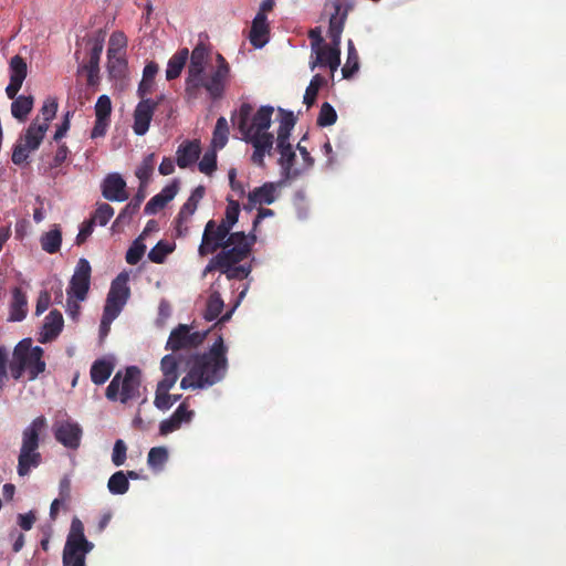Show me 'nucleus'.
I'll return each mask as SVG.
<instances>
[{"instance_id":"f257e3e1","label":"nucleus","mask_w":566,"mask_h":566,"mask_svg":"<svg viewBox=\"0 0 566 566\" xmlns=\"http://www.w3.org/2000/svg\"><path fill=\"white\" fill-rule=\"evenodd\" d=\"M253 106L242 103L238 111L231 115L232 124L241 134V139L251 144L254 148L251 160L258 166H264V156L273 148L274 137L266 130L271 126L274 107L261 106L251 117Z\"/></svg>"},{"instance_id":"f03ea898","label":"nucleus","mask_w":566,"mask_h":566,"mask_svg":"<svg viewBox=\"0 0 566 566\" xmlns=\"http://www.w3.org/2000/svg\"><path fill=\"white\" fill-rule=\"evenodd\" d=\"M227 347L219 336L209 352L197 355L188 374L181 379V389H202L223 379L228 368Z\"/></svg>"},{"instance_id":"7ed1b4c3","label":"nucleus","mask_w":566,"mask_h":566,"mask_svg":"<svg viewBox=\"0 0 566 566\" xmlns=\"http://www.w3.org/2000/svg\"><path fill=\"white\" fill-rule=\"evenodd\" d=\"M217 66L210 75H206L208 63L190 61L185 81V93L189 99H197L201 90L213 99L222 98L230 77V65L222 54L216 57Z\"/></svg>"},{"instance_id":"20e7f679","label":"nucleus","mask_w":566,"mask_h":566,"mask_svg":"<svg viewBox=\"0 0 566 566\" xmlns=\"http://www.w3.org/2000/svg\"><path fill=\"white\" fill-rule=\"evenodd\" d=\"M44 350L40 346H32L31 338L20 340L12 353L9 363L11 376L19 380L27 371L29 380H35L40 374L45 371L46 364L43 359Z\"/></svg>"},{"instance_id":"39448f33","label":"nucleus","mask_w":566,"mask_h":566,"mask_svg":"<svg viewBox=\"0 0 566 566\" xmlns=\"http://www.w3.org/2000/svg\"><path fill=\"white\" fill-rule=\"evenodd\" d=\"M46 428V418L44 416H39L22 431V441L17 467V471L20 476L28 475L32 469H35L41 464L42 455L38 449L40 447V437Z\"/></svg>"},{"instance_id":"423d86ee","label":"nucleus","mask_w":566,"mask_h":566,"mask_svg":"<svg viewBox=\"0 0 566 566\" xmlns=\"http://www.w3.org/2000/svg\"><path fill=\"white\" fill-rule=\"evenodd\" d=\"M254 242V234L248 237L243 231L232 232L227 239V244L221 247V251L207 264L205 274L219 268L227 270L230 265L239 264L249 256Z\"/></svg>"},{"instance_id":"0eeeda50","label":"nucleus","mask_w":566,"mask_h":566,"mask_svg":"<svg viewBox=\"0 0 566 566\" xmlns=\"http://www.w3.org/2000/svg\"><path fill=\"white\" fill-rule=\"evenodd\" d=\"M142 373L137 366H129L124 375L117 371L106 388L105 396L111 401L127 403L140 396Z\"/></svg>"},{"instance_id":"6e6552de","label":"nucleus","mask_w":566,"mask_h":566,"mask_svg":"<svg viewBox=\"0 0 566 566\" xmlns=\"http://www.w3.org/2000/svg\"><path fill=\"white\" fill-rule=\"evenodd\" d=\"M94 544L86 539L83 523L74 517L63 549V566H86V555Z\"/></svg>"},{"instance_id":"1a4fd4ad","label":"nucleus","mask_w":566,"mask_h":566,"mask_svg":"<svg viewBox=\"0 0 566 566\" xmlns=\"http://www.w3.org/2000/svg\"><path fill=\"white\" fill-rule=\"evenodd\" d=\"M48 129L49 125L46 123H39L38 118L34 119L14 145L12 163L19 166L27 163L30 151L40 147Z\"/></svg>"},{"instance_id":"9d476101","label":"nucleus","mask_w":566,"mask_h":566,"mask_svg":"<svg viewBox=\"0 0 566 566\" xmlns=\"http://www.w3.org/2000/svg\"><path fill=\"white\" fill-rule=\"evenodd\" d=\"M127 273L118 274L112 282L103 311L106 313L107 319L111 316L117 317L127 303L130 295V290L127 285Z\"/></svg>"},{"instance_id":"9b49d317","label":"nucleus","mask_w":566,"mask_h":566,"mask_svg":"<svg viewBox=\"0 0 566 566\" xmlns=\"http://www.w3.org/2000/svg\"><path fill=\"white\" fill-rule=\"evenodd\" d=\"M207 334L208 331L191 332L188 325L180 324L171 331L166 344V349L178 352L180 349L196 348L203 343Z\"/></svg>"},{"instance_id":"f8f14e48","label":"nucleus","mask_w":566,"mask_h":566,"mask_svg":"<svg viewBox=\"0 0 566 566\" xmlns=\"http://www.w3.org/2000/svg\"><path fill=\"white\" fill-rule=\"evenodd\" d=\"M232 234L224 224H216L214 220H209L205 227L202 240L198 249L201 256L214 253L218 249L227 244V239Z\"/></svg>"},{"instance_id":"ddd939ff","label":"nucleus","mask_w":566,"mask_h":566,"mask_svg":"<svg viewBox=\"0 0 566 566\" xmlns=\"http://www.w3.org/2000/svg\"><path fill=\"white\" fill-rule=\"evenodd\" d=\"M91 272L90 262L84 258L80 259L66 291L70 298H76L77 301L86 298L90 290Z\"/></svg>"},{"instance_id":"4468645a","label":"nucleus","mask_w":566,"mask_h":566,"mask_svg":"<svg viewBox=\"0 0 566 566\" xmlns=\"http://www.w3.org/2000/svg\"><path fill=\"white\" fill-rule=\"evenodd\" d=\"M52 429L55 440L63 447L71 450H76L80 447L83 430L77 422L70 419L57 420L53 423Z\"/></svg>"},{"instance_id":"2eb2a0df","label":"nucleus","mask_w":566,"mask_h":566,"mask_svg":"<svg viewBox=\"0 0 566 566\" xmlns=\"http://www.w3.org/2000/svg\"><path fill=\"white\" fill-rule=\"evenodd\" d=\"M206 193V188L203 186L196 187L190 197L187 199V201L182 205L180 208L178 216L176 218V233L178 237H185L188 234V222L190 221L191 217L196 212L198 205L200 200L203 198Z\"/></svg>"},{"instance_id":"dca6fc26","label":"nucleus","mask_w":566,"mask_h":566,"mask_svg":"<svg viewBox=\"0 0 566 566\" xmlns=\"http://www.w3.org/2000/svg\"><path fill=\"white\" fill-rule=\"evenodd\" d=\"M140 101L134 109L133 130L137 136H144L150 126L154 113L156 111V103L153 98L139 97Z\"/></svg>"},{"instance_id":"f3484780","label":"nucleus","mask_w":566,"mask_h":566,"mask_svg":"<svg viewBox=\"0 0 566 566\" xmlns=\"http://www.w3.org/2000/svg\"><path fill=\"white\" fill-rule=\"evenodd\" d=\"M10 82L6 87L8 98H14L22 87L23 81L28 75V65L20 55H14L9 62Z\"/></svg>"},{"instance_id":"a211bd4d","label":"nucleus","mask_w":566,"mask_h":566,"mask_svg":"<svg viewBox=\"0 0 566 566\" xmlns=\"http://www.w3.org/2000/svg\"><path fill=\"white\" fill-rule=\"evenodd\" d=\"M102 195L111 201H125L128 198L126 181L118 174H109L102 184Z\"/></svg>"},{"instance_id":"6ab92c4d","label":"nucleus","mask_w":566,"mask_h":566,"mask_svg":"<svg viewBox=\"0 0 566 566\" xmlns=\"http://www.w3.org/2000/svg\"><path fill=\"white\" fill-rule=\"evenodd\" d=\"M179 190V181L174 179L169 185L164 187V189L155 195L145 206L144 212L146 214H155L159 210L166 207L168 202H170Z\"/></svg>"},{"instance_id":"aec40b11","label":"nucleus","mask_w":566,"mask_h":566,"mask_svg":"<svg viewBox=\"0 0 566 566\" xmlns=\"http://www.w3.org/2000/svg\"><path fill=\"white\" fill-rule=\"evenodd\" d=\"M316 57L313 62H311V70H314L316 66H328L332 72H335L340 64V49L339 46L324 45L323 48H318L316 52H314Z\"/></svg>"},{"instance_id":"412c9836","label":"nucleus","mask_w":566,"mask_h":566,"mask_svg":"<svg viewBox=\"0 0 566 566\" xmlns=\"http://www.w3.org/2000/svg\"><path fill=\"white\" fill-rule=\"evenodd\" d=\"M270 25L266 15L256 14L252 21L249 40L254 48H263L269 41Z\"/></svg>"},{"instance_id":"4be33fe9","label":"nucleus","mask_w":566,"mask_h":566,"mask_svg":"<svg viewBox=\"0 0 566 566\" xmlns=\"http://www.w3.org/2000/svg\"><path fill=\"white\" fill-rule=\"evenodd\" d=\"M63 327V316L57 310L51 311L45 317L39 342L45 344L59 336Z\"/></svg>"},{"instance_id":"5701e85b","label":"nucleus","mask_w":566,"mask_h":566,"mask_svg":"<svg viewBox=\"0 0 566 566\" xmlns=\"http://www.w3.org/2000/svg\"><path fill=\"white\" fill-rule=\"evenodd\" d=\"M28 313V300L25 293L20 287L12 290V300L10 303L9 321L21 322Z\"/></svg>"},{"instance_id":"b1692460","label":"nucleus","mask_w":566,"mask_h":566,"mask_svg":"<svg viewBox=\"0 0 566 566\" xmlns=\"http://www.w3.org/2000/svg\"><path fill=\"white\" fill-rule=\"evenodd\" d=\"M200 151L198 140L181 144L177 149V165L180 168H187L199 158Z\"/></svg>"},{"instance_id":"393cba45","label":"nucleus","mask_w":566,"mask_h":566,"mask_svg":"<svg viewBox=\"0 0 566 566\" xmlns=\"http://www.w3.org/2000/svg\"><path fill=\"white\" fill-rule=\"evenodd\" d=\"M11 114L12 116L23 123L28 119L29 114L31 113L34 105V97L32 95H15L14 98H11Z\"/></svg>"},{"instance_id":"a878e982","label":"nucleus","mask_w":566,"mask_h":566,"mask_svg":"<svg viewBox=\"0 0 566 566\" xmlns=\"http://www.w3.org/2000/svg\"><path fill=\"white\" fill-rule=\"evenodd\" d=\"M105 34L99 30L93 38L88 39L91 44L90 57L85 69H93V72H99V60L104 48Z\"/></svg>"},{"instance_id":"bb28decb","label":"nucleus","mask_w":566,"mask_h":566,"mask_svg":"<svg viewBox=\"0 0 566 566\" xmlns=\"http://www.w3.org/2000/svg\"><path fill=\"white\" fill-rule=\"evenodd\" d=\"M159 71V65L150 61L148 62L143 71V78L138 84L137 95L138 97H146L154 91V81Z\"/></svg>"},{"instance_id":"cd10ccee","label":"nucleus","mask_w":566,"mask_h":566,"mask_svg":"<svg viewBox=\"0 0 566 566\" xmlns=\"http://www.w3.org/2000/svg\"><path fill=\"white\" fill-rule=\"evenodd\" d=\"M189 59V50L184 48L177 51L168 61L166 69L167 81L176 80L180 76L187 61Z\"/></svg>"},{"instance_id":"c85d7f7f","label":"nucleus","mask_w":566,"mask_h":566,"mask_svg":"<svg viewBox=\"0 0 566 566\" xmlns=\"http://www.w3.org/2000/svg\"><path fill=\"white\" fill-rule=\"evenodd\" d=\"M275 191H276V188H275L274 184L266 182V184L262 185L261 187L253 189L249 193V196H248L249 202L252 206L271 205L275 201Z\"/></svg>"},{"instance_id":"c756f323","label":"nucleus","mask_w":566,"mask_h":566,"mask_svg":"<svg viewBox=\"0 0 566 566\" xmlns=\"http://www.w3.org/2000/svg\"><path fill=\"white\" fill-rule=\"evenodd\" d=\"M41 248L50 254L60 251L62 244V232L59 224H54L51 230L44 232L40 238Z\"/></svg>"},{"instance_id":"7c9ffc66","label":"nucleus","mask_w":566,"mask_h":566,"mask_svg":"<svg viewBox=\"0 0 566 566\" xmlns=\"http://www.w3.org/2000/svg\"><path fill=\"white\" fill-rule=\"evenodd\" d=\"M178 366L179 361L176 355H165L160 361V369L163 371L164 378L159 382L175 385L179 377Z\"/></svg>"},{"instance_id":"2f4dec72","label":"nucleus","mask_w":566,"mask_h":566,"mask_svg":"<svg viewBox=\"0 0 566 566\" xmlns=\"http://www.w3.org/2000/svg\"><path fill=\"white\" fill-rule=\"evenodd\" d=\"M145 192L140 188L136 196L124 207V209L117 216L113 227L129 222L134 214H136L140 208L143 200L145 199Z\"/></svg>"},{"instance_id":"473e14b6","label":"nucleus","mask_w":566,"mask_h":566,"mask_svg":"<svg viewBox=\"0 0 566 566\" xmlns=\"http://www.w3.org/2000/svg\"><path fill=\"white\" fill-rule=\"evenodd\" d=\"M114 365L105 359H97L91 367V379L95 385H103L112 375Z\"/></svg>"},{"instance_id":"72a5a7b5","label":"nucleus","mask_w":566,"mask_h":566,"mask_svg":"<svg viewBox=\"0 0 566 566\" xmlns=\"http://www.w3.org/2000/svg\"><path fill=\"white\" fill-rule=\"evenodd\" d=\"M229 137V125L228 120L221 116L217 119L213 134H212V140L211 146L214 149H222L227 143Z\"/></svg>"},{"instance_id":"f704fd0d","label":"nucleus","mask_w":566,"mask_h":566,"mask_svg":"<svg viewBox=\"0 0 566 566\" xmlns=\"http://www.w3.org/2000/svg\"><path fill=\"white\" fill-rule=\"evenodd\" d=\"M107 71L111 78H124L127 72V60L125 55L107 56Z\"/></svg>"},{"instance_id":"c9c22d12","label":"nucleus","mask_w":566,"mask_h":566,"mask_svg":"<svg viewBox=\"0 0 566 566\" xmlns=\"http://www.w3.org/2000/svg\"><path fill=\"white\" fill-rule=\"evenodd\" d=\"M174 386L175 385L165 384V382L157 384L155 399H154V405L157 409H159L161 411H166L172 407L171 401H170L169 390Z\"/></svg>"},{"instance_id":"e433bc0d","label":"nucleus","mask_w":566,"mask_h":566,"mask_svg":"<svg viewBox=\"0 0 566 566\" xmlns=\"http://www.w3.org/2000/svg\"><path fill=\"white\" fill-rule=\"evenodd\" d=\"M224 306L223 300L218 291H213L207 302V307L205 311V319L213 321L216 319L222 312Z\"/></svg>"},{"instance_id":"4c0bfd02","label":"nucleus","mask_w":566,"mask_h":566,"mask_svg":"<svg viewBox=\"0 0 566 566\" xmlns=\"http://www.w3.org/2000/svg\"><path fill=\"white\" fill-rule=\"evenodd\" d=\"M339 7L336 8V12L329 19L328 36L331 38L334 46L340 45V35L344 30L345 17H338Z\"/></svg>"},{"instance_id":"58836bf2","label":"nucleus","mask_w":566,"mask_h":566,"mask_svg":"<svg viewBox=\"0 0 566 566\" xmlns=\"http://www.w3.org/2000/svg\"><path fill=\"white\" fill-rule=\"evenodd\" d=\"M127 38L120 32H114L108 42L107 56L126 55Z\"/></svg>"},{"instance_id":"ea45409f","label":"nucleus","mask_w":566,"mask_h":566,"mask_svg":"<svg viewBox=\"0 0 566 566\" xmlns=\"http://www.w3.org/2000/svg\"><path fill=\"white\" fill-rule=\"evenodd\" d=\"M154 168L155 154H149L143 159L142 164L136 169V177L140 181V188L145 187L148 184L154 172Z\"/></svg>"},{"instance_id":"a19ab883","label":"nucleus","mask_w":566,"mask_h":566,"mask_svg":"<svg viewBox=\"0 0 566 566\" xmlns=\"http://www.w3.org/2000/svg\"><path fill=\"white\" fill-rule=\"evenodd\" d=\"M359 69L358 53L352 40L348 41L347 61L342 69L343 77L350 78Z\"/></svg>"},{"instance_id":"79ce46f5","label":"nucleus","mask_w":566,"mask_h":566,"mask_svg":"<svg viewBox=\"0 0 566 566\" xmlns=\"http://www.w3.org/2000/svg\"><path fill=\"white\" fill-rule=\"evenodd\" d=\"M326 84V80L319 75V74H316L312 77L308 86L306 87V91H305V94H304V104L307 106V107H311L314 105L315 101H316V97H317V94H318V91L319 88Z\"/></svg>"},{"instance_id":"37998d69","label":"nucleus","mask_w":566,"mask_h":566,"mask_svg":"<svg viewBox=\"0 0 566 566\" xmlns=\"http://www.w3.org/2000/svg\"><path fill=\"white\" fill-rule=\"evenodd\" d=\"M107 488L111 493L122 495L128 491L129 482L123 471L115 472L108 480Z\"/></svg>"},{"instance_id":"c03bdc74","label":"nucleus","mask_w":566,"mask_h":566,"mask_svg":"<svg viewBox=\"0 0 566 566\" xmlns=\"http://www.w3.org/2000/svg\"><path fill=\"white\" fill-rule=\"evenodd\" d=\"M114 216V208L105 202L97 203L96 210L90 218L94 224H98L101 227H104L108 223V221Z\"/></svg>"},{"instance_id":"a18cd8bd","label":"nucleus","mask_w":566,"mask_h":566,"mask_svg":"<svg viewBox=\"0 0 566 566\" xmlns=\"http://www.w3.org/2000/svg\"><path fill=\"white\" fill-rule=\"evenodd\" d=\"M280 157V165L283 168L285 178L295 177L298 175L297 170L293 169L294 160H295V151L292 147L287 148L286 150L279 151Z\"/></svg>"},{"instance_id":"49530a36","label":"nucleus","mask_w":566,"mask_h":566,"mask_svg":"<svg viewBox=\"0 0 566 566\" xmlns=\"http://www.w3.org/2000/svg\"><path fill=\"white\" fill-rule=\"evenodd\" d=\"M279 116H280V125L277 129V134H285L291 135L292 129L294 128L296 124V117L294 116L293 112L286 111L284 108L279 107L277 108Z\"/></svg>"},{"instance_id":"de8ad7c7","label":"nucleus","mask_w":566,"mask_h":566,"mask_svg":"<svg viewBox=\"0 0 566 566\" xmlns=\"http://www.w3.org/2000/svg\"><path fill=\"white\" fill-rule=\"evenodd\" d=\"M251 270V265L235 264L230 265L227 270L226 268H219L216 271H219L221 274H226L228 280H243L249 276Z\"/></svg>"},{"instance_id":"09e8293b","label":"nucleus","mask_w":566,"mask_h":566,"mask_svg":"<svg viewBox=\"0 0 566 566\" xmlns=\"http://www.w3.org/2000/svg\"><path fill=\"white\" fill-rule=\"evenodd\" d=\"M167 460L168 451L165 447H155L148 452L147 463L153 469H161Z\"/></svg>"},{"instance_id":"8fccbe9b","label":"nucleus","mask_w":566,"mask_h":566,"mask_svg":"<svg viewBox=\"0 0 566 566\" xmlns=\"http://www.w3.org/2000/svg\"><path fill=\"white\" fill-rule=\"evenodd\" d=\"M337 120V113L335 108L327 102L323 103L321 111L317 116V125L321 127H327L335 124Z\"/></svg>"},{"instance_id":"3c124183","label":"nucleus","mask_w":566,"mask_h":566,"mask_svg":"<svg viewBox=\"0 0 566 566\" xmlns=\"http://www.w3.org/2000/svg\"><path fill=\"white\" fill-rule=\"evenodd\" d=\"M171 251L172 248L169 243L161 240L149 251L148 259L154 263L160 264Z\"/></svg>"},{"instance_id":"603ef678","label":"nucleus","mask_w":566,"mask_h":566,"mask_svg":"<svg viewBox=\"0 0 566 566\" xmlns=\"http://www.w3.org/2000/svg\"><path fill=\"white\" fill-rule=\"evenodd\" d=\"M217 149L207 150L199 161V170L205 175H211L217 169Z\"/></svg>"},{"instance_id":"864d4df0","label":"nucleus","mask_w":566,"mask_h":566,"mask_svg":"<svg viewBox=\"0 0 566 566\" xmlns=\"http://www.w3.org/2000/svg\"><path fill=\"white\" fill-rule=\"evenodd\" d=\"M145 251L146 245L139 239L135 240L126 252V262L130 265H136L142 260Z\"/></svg>"},{"instance_id":"5fc2aeb1","label":"nucleus","mask_w":566,"mask_h":566,"mask_svg":"<svg viewBox=\"0 0 566 566\" xmlns=\"http://www.w3.org/2000/svg\"><path fill=\"white\" fill-rule=\"evenodd\" d=\"M240 213V206L237 201L230 200L229 205L226 209V216L220 222V224H224L229 231H231L232 227L237 223Z\"/></svg>"},{"instance_id":"6e6d98bb","label":"nucleus","mask_w":566,"mask_h":566,"mask_svg":"<svg viewBox=\"0 0 566 566\" xmlns=\"http://www.w3.org/2000/svg\"><path fill=\"white\" fill-rule=\"evenodd\" d=\"M112 114V102L109 96L101 95L95 104V116L96 118L111 119Z\"/></svg>"},{"instance_id":"4d7b16f0","label":"nucleus","mask_w":566,"mask_h":566,"mask_svg":"<svg viewBox=\"0 0 566 566\" xmlns=\"http://www.w3.org/2000/svg\"><path fill=\"white\" fill-rule=\"evenodd\" d=\"M126 453H127L126 443L122 439L116 440L114 443V448H113L112 462L116 467L123 465L127 458Z\"/></svg>"},{"instance_id":"13d9d810","label":"nucleus","mask_w":566,"mask_h":566,"mask_svg":"<svg viewBox=\"0 0 566 566\" xmlns=\"http://www.w3.org/2000/svg\"><path fill=\"white\" fill-rule=\"evenodd\" d=\"M57 111V101L54 97H48L41 107V114L43 116V123H49L54 118Z\"/></svg>"},{"instance_id":"bf43d9fd","label":"nucleus","mask_w":566,"mask_h":566,"mask_svg":"<svg viewBox=\"0 0 566 566\" xmlns=\"http://www.w3.org/2000/svg\"><path fill=\"white\" fill-rule=\"evenodd\" d=\"M181 422L171 415L168 419H165L159 424V432L161 436H167L181 427Z\"/></svg>"},{"instance_id":"052dcab7","label":"nucleus","mask_w":566,"mask_h":566,"mask_svg":"<svg viewBox=\"0 0 566 566\" xmlns=\"http://www.w3.org/2000/svg\"><path fill=\"white\" fill-rule=\"evenodd\" d=\"M190 61L208 63L209 50L203 43H198L191 54L189 55Z\"/></svg>"},{"instance_id":"680f3d73","label":"nucleus","mask_w":566,"mask_h":566,"mask_svg":"<svg viewBox=\"0 0 566 566\" xmlns=\"http://www.w3.org/2000/svg\"><path fill=\"white\" fill-rule=\"evenodd\" d=\"M94 227H95V224H94V222L91 219L85 220L81 224L78 234L76 237V244L77 245L83 244L87 240V238L93 233Z\"/></svg>"},{"instance_id":"e2e57ef3","label":"nucleus","mask_w":566,"mask_h":566,"mask_svg":"<svg viewBox=\"0 0 566 566\" xmlns=\"http://www.w3.org/2000/svg\"><path fill=\"white\" fill-rule=\"evenodd\" d=\"M172 415L181 423H189L192 420L195 412L188 409L186 402H181Z\"/></svg>"},{"instance_id":"0e129e2a","label":"nucleus","mask_w":566,"mask_h":566,"mask_svg":"<svg viewBox=\"0 0 566 566\" xmlns=\"http://www.w3.org/2000/svg\"><path fill=\"white\" fill-rule=\"evenodd\" d=\"M36 521L34 511L18 515V524L23 531H30Z\"/></svg>"},{"instance_id":"69168bd1","label":"nucleus","mask_w":566,"mask_h":566,"mask_svg":"<svg viewBox=\"0 0 566 566\" xmlns=\"http://www.w3.org/2000/svg\"><path fill=\"white\" fill-rule=\"evenodd\" d=\"M111 119L96 118L94 127L91 132V138H98L105 136L109 126Z\"/></svg>"},{"instance_id":"338daca9","label":"nucleus","mask_w":566,"mask_h":566,"mask_svg":"<svg viewBox=\"0 0 566 566\" xmlns=\"http://www.w3.org/2000/svg\"><path fill=\"white\" fill-rule=\"evenodd\" d=\"M50 303H51L50 293L48 291L41 292L38 297V301H36L35 314L40 315L43 312H45L49 308Z\"/></svg>"},{"instance_id":"774afa93","label":"nucleus","mask_w":566,"mask_h":566,"mask_svg":"<svg viewBox=\"0 0 566 566\" xmlns=\"http://www.w3.org/2000/svg\"><path fill=\"white\" fill-rule=\"evenodd\" d=\"M308 38L312 40L313 53L316 52L318 48H323L324 45H326L324 43V39L322 36V31L319 28L311 29L308 32Z\"/></svg>"}]
</instances>
